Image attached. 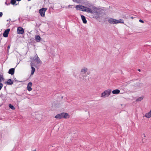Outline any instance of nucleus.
<instances>
[{
	"instance_id": "20",
	"label": "nucleus",
	"mask_w": 151,
	"mask_h": 151,
	"mask_svg": "<svg viewBox=\"0 0 151 151\" xmlns=\"http://www.w3.org/2000/svg\"><path fill=\"white\" fill-rule=\"evenodd\" d=\"M35 39L36 40L37 42H39L41 39V37L39 35H37L35 36Z\"/></svg>"
},
{
	"instance_id": "34",
	"label": "nucleus",
	"mask_w": 151,
	"mask_h": 151,
	"mask_svg": "<svg viewBox=\"0 0 151 151\" xmlns=\"http://www.w3.org/2000/svg\"><path fill=\"white\" fill-rule=\"evenodd\" d=\"M10 20V19H7V21H9Z\"/></svg>"
},
{
	"instance_id": "27",
	"label": "nucleus",
	"mask_w": 151,
	"mask_h": 151,
	"mask_svg": "<svg viewBox=\"0 0 151 151\" xmlns=\"http://www.w3.org/2000/svg\"><path fill=\"white\" fill-rule=\"evenodd\" d=\"M139 21L141 22V23H144V22L142 20H141V19H139Z\"/></svg>"
},
{
	"instance_id": "22",
	"label": "nucleus",
	"mask_w": 151,
	"mask_h": 151,
	"mask_svg": "<svg viewBox=\"0 0 151 151\" xmlns=\"http://www.w3.org/2000/svg\"><path fill=\"white\" fill-rule=\"evenodd\" d=\"M82 6V5H77L76 6V8L77 10H80L81 8V7L80 6Z\"/></svg>"
},
{
	"instance_id": "37",
	"label": "nucleus",
	"mask_w": 151,
	"mask_h": 151,
	"mask_svg": "<svg viewBox=\"0 0 151 151\" xmlns=\"http://www.w3.org/2000/svg\"><path fill=\"white\" fill-rule=\"evenodd\" d=\"M32 151H36V150H33Z\"/></svg>"
},
{
	"instance_id": "12",
	"label": "nucleus",
	"mask_w": 151,
	"mask_h": 151,
	"mask_svg": "<svg viewBox=\"0 0 151 151\" xmlns=\"http://www.w3.org/2000/svg\"><path fill=\"white\" fill-rule=\"evenodd\" d=\"M144 116L147 118H150L151 117V109L150 111L146 113Z\"/></svg>"
},
{
	"instance_id": "5",
	"label": "nucleus",
	"mask_w": 151,
	"mask_h": 151,
	"mask_svg": "<svg viewBox=\"0 0 151 151\" xmlns=\"http://www.w3.org/2000/svg\"><path fill=\"white\" fill-rule=\"evenodd\" d=\"M47 9L46 8H42L41 9H40L39 12L40 14V15L42 17H44L45 16V13Z\"/></svg>"
},
{
	"instance_id": "24",
	"label": "nucleus",
	"mask_w": 151,
	"mask_h": 151,
	"mask_svg": "<svg viewBox=\"0 0 151 151\" xmlns=\"http://www.w3.org/2000/svg\"><path fill=\"white\" fill-rule=\"evenodd\" d=\"M81 7V10L82 11L85 12L86 7H85L83 6H80Z\"/></svg>"
},
{
	"instance_id": "10",
	"label": "nucleus",
	"mask_w": 151,
	"mask_h": 151,
	"mask_svg": "<svg viewBox=\"0 0 151 151\" xmlns=\"http://www.w3.org/2000/svg\"><path fill=\"white\" fill-rule=\"evenodd\" d=\"M108 21L109 22L110 24H116V19L112 18H110L109 19Z\"/></svg>"
},
{
	"instance_id": "6",
	"label": "nucleus",
	"mask_w": 151,
	"mask_h": 151,
	"mask_svg": "<svg viewBox=\"0 0 151 151\" xmlns=\"http://www.w3.org/2000/svg\"><path fill=\"white\" fill-rule=\"evenodd\" d=\"M75 131L73 129H68V135L71 136V139H73V137H72L73 134L75 133Z\"/></svg>"
},
{
	"instance_id": "15",
	"label": "nucleus",
	"mask_w": 151,
	"mask_h": 151,
	"mask_svg": "<svg viewBox=\"0 0 151 151\" xmlns=\"http://www.w3.org/2000/svg\"><path fill=\"white\" fill-rule=\"evenodd\" d=\"M124 20L122 19H116V24H119V23H122V24H124Z\"/></svg>"
},
{
	"instance_id": "41",
	"label": "nucleus",
	"mask_w": 151,
	"mask_h": 151,
	"mask_svg": "<svg viewBox=\"0 0 151 151\" xmlns=\"http://www.w3.org/2000/svg\"><path fill=\"white\" fill-rule=\"evenodd\" d=\"M28 1H30L31 0H28Z\"/></svg>"
},
{
	"instance_id": "17",
	"label": "nucleus",
	"mask_w": 151,
	"mask_h": 151,
	"mask_svg": "<svg viewBox=\"0 0 151 151\" xmlns=\"http://www.w3.org/2000/svg\"><path fill=\"white\" fill-rule=\"evenodd\" d=\"M120 92V91L119 90L115 89L112 91V93L114 94H118Z\"/></svg>"
},
{
	"instance_id": "18",
	"label": "nucleus",
	"mask_w": 151,
	"mask_h": 151,
	"mask_svg": "<svg viewBox=\"0 0 151 151\" xmlns=\"http://www.w3.org/2000/svg\"><path fill=\"white\" fill-rule=\"evenodd\" d=\"M81 18L83 21V22L84 24H86L87 23V21L86 20L85 17L83 15H81Z\"/></svg>"
},
{
	"instance_id": "38",
	"label": "nucleus",
	"mask_w": 151,
	"mask_h": 151,
	"mask_svg": "<svg viewBox=\"0 0 151 151\" xmlns=\"http://www.w3.org/2000/svg\"><path fill=\"white\" fill-rule=\"evenodd\" d=\"M131 18L132 19H133V17H131Z\"/></svg>"
},
{
	"instance_id": "36",
	"label": "nucleus",
	"mask_w": 151,
	"mask_h": 151,
	"mask_svg": "<svg viewBox=\"0 0 151 151\" xmlns=\"http://www.w3.org/2000/svg\"><path fill=\"white\" fill-rule=\"evenodd\" d=\"M17 1H20L21 0H16Z\"/></svg>"
},
{
	"instance_id": "35",
	"label": "nucleus",
	"mask_w": 151,
	"mask_h": 151,
	"mask_svg": "<svg viewBox=\"0 0 151 151\" xmlns=\"http://www.w3.org/2000/svg\"><path fill=\"white\" fill-rule=\"evenodd\" d=\"M5 4H6L7 5H8V4H7V3L6 2H5Z\"/></svg>"
},
{
	"instance_id": "8",
	"label": "nucleus",
	"mask_w": 151,
	"mask_h": 151,
	"mask_svg": "<svg viewBox=\"0 0 151 151\" xmlns=\"http://www.w3.org/2000/svg\"><path fill=\"white\" fill-rule=\"evenodd\" d=\"M91 14H95L98 15L99 13V10L95 7H93L92 9Z\"/></svg>"
},
{
	"instance_id": "11",
	"label": "nucleus",
	"mask_w": 151,
	"mask_h": 151,
	"mask_svg": "<svg viewBox=\"0 0 151 151\" xmlns=\"http://www.w3.org/2000/svg\"><path fill=\"white\" fill-rule=\"evenodd\" d=\"M32 85V83L31 82H29L27 85V89L29 91H30L32 90V88H31Z\"/></svg>"
},
{
	"instance_id": "21",
	"label": "nucleus",
	"mask_w": 151,
	"mask_h": 151,
	"mask_svg": "<svg viewBox=\"0 0 151 151\" xmlns=\"http://www.w3.org/2000/svg\"><path fill=\"white\" fill-rule=\"evenodd\" d=\"M31 68H32V70H31V75H32L33 74L34 72L35 71V68L33 67H32Z\"/></svg>"
},
{
	"instance_id": "29",
	"label": "nucleus",
	"mask_w": 151,
	"mask_h": 151,
	"mask_svg": "<svg viewBox=\"0 0 151 151\" xmlns=\"http://www.w3.org/2000/svg\"><path fill=\"white\" fill-rule=\"evenodd\" d=\"M70 118V116L69 115H68V114L67 113V118Z\"/></svg>"
},
{
	"instance_id": "7",
	"label": "nucleus",
	"mask_w": 151,
	"mask_h": 151,
	"mask_svg": "<svg viewBox=\"0 0 151 151\" xmlns=\"http://www.w3.org/2000/svg\"><path fill=\"white\" fill-rule=\"evenodd\" d=\"M17 32L19 34H22L24 32V29L22 27H18L17 29Z\"/></svg>"
},
{
	"instance_id": "13",
	"label": "nucleus",
	"mask_w": 151,
	"mask_h": 151,
	"mask_svg": "<svg viewBox=\"0 0 151 151\" xmlns=\"http://www.w3.org/2000/svg\"><path fill=\"white\" fill-rule=\"evenodd\" d=\"M14 68H11L9 70L8 73L11 75H13L14 73Z\"/></svg>"
},
{
	"instance_id": "14",
	"label": "nucleus",
	"mask_w": 151,
	"mask_h": 151,
	"mask_svg": "<svg viewBox=\"0 0 151 151\" xmlns=\"http://www.w3.org/2000/svg\"><path fill=\"white\" fill-rule=\"evenodd\" d=\"M5 83L7 84L8 85H11L13 84V82L11 79H9L7 81L5 82Z\"/></svg>"
},
{
	"instance_id": "16",
	"label": "nucleus",
	"mask_w": 151,
	"mask_h": 151,
	"mask_svg": "<svg viewBox=\"0 0 151 151\" xmlns=\"http://www.w3.org/2000/svg\"><path fill=\"white\" fill-rule=\"evenodd\" d=\"M92 9H91L88 7H86L85 12H86L88 13H91Z\"/></svg>"
},
{
	"instance_id": "30",
	"label": "nucleus",
	"mask_w": 151,
	"mask_h": 151,
	"mask_svg": "<svg viewBox=\"0 0 151 151\" xmlns=\"http://www.w3.org/2000/svg\"><path fill=\"white\" fill-rule=\"evenodd\" d=\"M34 65V63H30V65H31V67H33V65Z\"/></svg>"
},
{
	"instance_id": "32",
	"label": "nucleus",
	"mask_w": 151,
	"mask_h": 151,
	"mask_svg": "<svg viewBox=\"0 0 151 151\" xmlns=\"http://www.w3.org/2000/svg\"><path fill=\"white\" fill-rule=\"evenodd\" d=\"M10 46L9 45L8 46V47H7V49L8 50H9L10 48Z\"/></svg>"
},
{
	"instance_id": "26",
	"label": "nucleus",
	"mask_w": 151,
	"mask_h": 151,
	"mask_svg": "<svg viewBox=\"0 0 151 151\" xmlns=\"http://www.w3.org/2000/svg\"><path fill=\"white\" fill-rule=\"evenodd\" d=\"M3 86V85L2 83H0V90H1Z\"/></svg>"
},
{
	"instance_id": "40",
	"label": "nucleus",
	"mask_w": 151,
	"mask_h": 151,
	"mask_svg": "<svg viewBox=\"0 0 151 151\" xmlns=\"http://www.w3.org/2000/svg\"><path fill=\"white\" fill-rule=\"evenodd\" d=\"M144 135H145L144 137H145V134H144Z\"/></svg>"
},
{
	"instance_id": "33",
	"label": "nucleus",
	"mask_w": 151,
	"mask_h": 151,
	"mask_svg": "<svg viewBox=\"0 0 151 151\" xmlns=\"http://www.w3.org/2000/svg\"><path fill=\"white\" fill-rule=\"evenodd\" d=\"M53 147V146H50L49 148L51 149L52 147Z\"/></svg>"
},
{
	"instance_id": "23",
	"label": "nucleus",
	"mask_w": 151,
	"mask_h": 151,
	"mask_svg": "<svg viewBox=\"0 0 151 151\" xmlns=\"http://www.w3.org/2000/svg\"><path fill=\"white\" fill-rule=\"evenodd\" d=\"M9 107L12 110H14L15 109V108L14 107V106L11 104H9Z\"/></svg>"
},
{
	"instance_id": "25",
	"label": "nucleus",
	"mask_w": 151,
	"mask_h": 151,
	"mask_svg": "<svg viewBox=\"0 0 151 151\" xmlns=\"http://www.w3.org/2000/svg\"><path fill=\"white\" fill-rule=\"evenodd\" d=\"M16 2V0H11V4L13 5L15 4Z\"/></svg>"
},
{
	"instance_id": "9",
	"label": "nucleus",
	"mask_w": 151,
	"mask_h": 151,
	"mask_svg": "<svg viewBox=\"0 0 151 151\" xmlns=\"http://www.w3.org/2000/svg\"><path fill=\"white\" fill-rule=\"evenodd\" d=\"M10 31V29H8L5 30L3 33V36L5 37H8V35Z\"/></svg>"
},
{
	"instance_id": "1",
	"label": "nucleus",
	"mask_w": 151,
	"mask_h": 151,
	"mask_svg": "<svg viewBox=\"0 0 151 151\" xmlns=\"http://www.w3.org/2000/svg\"><path fill=\"white\" fill-rule=\"evenodd\" d=\"M90 73L91 72L87 68L83 67L81 69L79 78L80 79H83L86 76L89 75Z\"/></svg>"
},
{
	"instance_id": "4",
	"label": "nucleus",
	"mask_w": 151,
	"mask_h": 151,
	"mask_svg": "<svg viewBox=\"0 0 151 151\" xmlns=\"http://www.w3.org/2000/svg\"><path fill=\"white\" fill-rule=\"evenodd\" d=\"M55 118L58 119L63 118H66V113L63 112L60 114H58L55 116Z\"/></svg>"
},
{
	"instance_id": "19",
	"label": "nucleus",
	"mask_w": 151,
	"mask_h": 151,
	"mask_svg": "<svg viewBox=\"0 0 151 151\" xmlns=\"http://www.w3.org/2000/svg\"><path fill=\"white\" fill-rule=\"evenodd\" d=\"M144 98V97L143 96H142L140 97H139L136 100V102H138L139 101H141Z\"/></svg>"
},
{
	"instance_id": "31",
	"label": "nucleus",
	"mask_w": 151,
	"mask_h": 151,
	"mask_svg": "<svg viewBox=\"0 0 151 151\" xmlns=\"http://www.w3.org/2000/svg\"><path fill=\"white\" fill-rule=\"evenodd\" d=\"M75 1L78 2V3H79L80 1V0H76Z\"/></svg>"
},
{
	"instance_id": "39",
	"label": "nucleus",
	"mask_w": 151,
	"mask_h": 151,
	"mask_svg": "<svg viewBox=\"0 0 151 151\" xmlns=\"http://www.w3.org/2000/svg\"><path fill=\"white\" fill-rule=\"evenodd\" d=\"M139 70V71H140V69H139V70Z\"/></svg>"
},
{
	"instance_id": "42",
	"label": "nucleus",
	"mask_w": 151,
	"mask_h": 151,
	"mask_svg": "<svg viewBox=\"0 0 151 151\" xmlns=\"http://www.w3.org/2000/svg\"><path fill=\"white\" fill-rule=\"evenodd\" d=\"M2 95V94H1V95H0V97L1 96V95Z\"/></svg>"
},
{
	"instance_id": "3",
	"label": "nucleus",
	"mask_w": 151,
	"mask_h": 151,
	"mask_svg": "<svg viewBox=\"0 0 151 151\" xmlns=\"http://www.w3.org/2000/svg\"><path fill=\"white\" fill-rule=\"evenodd\" d=\"M30 59L32 61H35L37 64H41L42 63V61L38 56L37 54H36L34 57H31Z\"/></svg>"
},
{
	"instance_id": "28",
	"label": "nucleus",
	"mask_w": 151,
	"mask_h": 151,
	"mask_svg": "<svg viewBox=\"0 0 151 151\" xmlns=\"http://www.w3.org/2000/svg\"><path fill=\"white\" fill-rule=\"evenodd\" d=\"M3 15V13L2 12H0V17H2Z\"/></svg>"
},
{
	"instance_id": "2",
	"label": "nucleus",
	"mask_w": 151,
	"mask_h": 151,
	"mask_svg": "<svg viewBox=\"0 0 151 151\" xmlns=\"http://www.w3.org/2000/svg\"><path fill=\"white\" fill-rule=\"evenodd\" d=\"M111 91L110 89H107L104 91L101 94V97L105 98L109 97L110 95Z\"/></svg>"
}]
</instances>
